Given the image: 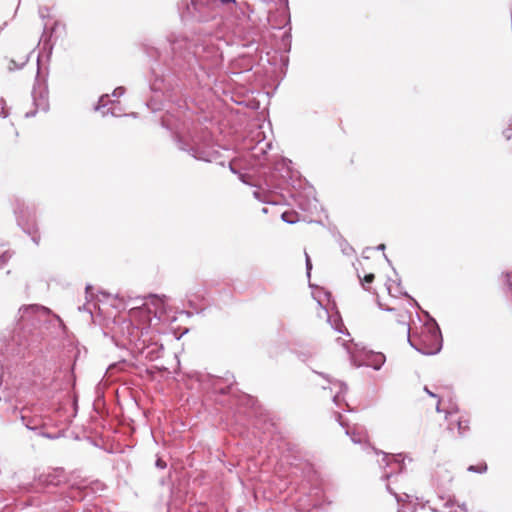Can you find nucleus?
Masks as SVG:
<instances>
[{"instance_id":"nucleus-33","label":"nucleus","mask_w":512,"mask_h":512,"mask_svg":"<svg viewBox=\"0 0 512 512\" xmlns=\"http://www.w3.org/2000/svg\"><path fill=\"white\" fill-rule=\"evenodd\" d=\"M343 345L345 346V348H346L347 352L351 354V353H352L351 346H350V345H347V344H345V343H343Z\"/></svg>"},{"instance_id":"nucleus-36","label":"nucleus","mask_w":512,"mask_h":512,"mask_svg":"<svg viewBox=\"0 0 512 512\" xmlns=\"http://www.w3.org/2000/svg\"><path fill=\"white\" fill-rule=\"evenodd\" d=\"M436 410H437L438 412H440V411H441V410H440V401H438V403H437Z\"/></svg>"},{"instance_id":"nucleus-8","label":"nucleus","mask_w":512,"mask_h":512,"mask_svg":"<svg viewBox=\"0 0 512 512\" xmlns=\"http://www.w3.org/2000/svg\"><path fill=\"white\" fill-rule=\"evenodd\" d=\"M64 470L55 468L39 475L38 481L44 486H59L64 482Z\"/></svg>"},{"instance_id":"nucleus-2","label":"nucleus","mask_w":512,"mask_h":512,"mask_svg":"<svg viewBox=\"0 0 512 512\" xmlns=\"http://www.w3.org/2000/svg\"><path fill=\"white\" fill-rule=\"evenodd\" d=\"M407 340L415 350L424 355H435L442 348L441 332L435 321L425 324L418 336L410 334Z\"/></svg>"},{"instance_id":"nucleus-10","label":"nucleus","mask_w":512,"mask_h":512,"mask_svg":"<svg viewBox=\"0 0 512 512\" xmlns=\"http://www.w3.org/2000/svg\"><path fill=\"white\" fill-rule=\"evenodd\" d=\"M346 435H348L353 443H362L367 440V432L360 427H354L352 430L346 428Z\"/></svg>"},{"instance_id":"nucleus-30","label":"nucleus","mask_w":512,"mask_h":512,"mask_svg":"<svg viewBox=\"0 0 512 512\" xmlns=\"http://www.w3.org/2000/svg\"><path fill=\"white\" fill-rule=\"evenodd\" d=\"M156 466L159 467V468H164L166 465H165V463L161 459H158L156 461Z\"/></svg>"},{"instance_id":"nucleus-16","label":"nucleus","mask_w":512,"mask_h":512,"mask_svg":"<svg viewBox=\"0 0 512 512\" xmlns=\"http://www.w3.org/2000/svg\"><path fill=\"white\" fill-rule=\"evenodd\" d=\"M443 507L448 509L447 512H468V509H467V506L465 503H462L461 505H455V503L452 499H448L443 504Z\"/></svg>"},{"instance_id":"nucleus-19","label":"nucleus","mask_w":512,"mask_h":512,"mask_svg":"<svg viewBox=\"0 0 512 512\" xmlns=\"http://www.w3.org/2000/svg\"><path fill=\"white\" fill-rule=\"evenodd\" d=\"M281 219L289 224H294L297 221L296 215L291 212H283L281 215Z\"/></svg>"},{"instance_id":"nucleus-29","label":"nucleus","mask_w":512,"mask_h":512,"mask_svg":"<svg viewBox=\"0 0 512 512\" xmlns=\"http://www.w3.org/2000/svg\"><path fill=\"white\" fill-rule=\"evenodd\" d=\"M424 390H425V392H426L429 396L434 397V398H437V397H438L436 394H434L433 392H431V391L428 389V387H424Z\"/></svg>"},{"instance_id":"nucleus-1","label":"nucleus","mask_w":512,"mask_h":512,"mask_svg":"<svg viewBox=\"0 0 512 512\" xmlns=\"http://www.w3.org/2000/svg\"><path fill=\"white\" fill-rule=\"evenodd\" d=\"M167 297L152 295L149 301L144 302L139 307H133L129 310V320H132L138 326H148V333H151L153 318L161 320L166 313Z\"/></svg>"},{"instance_id":"nucleus-11","label":"nucleus","mask_w":512,"mask_h":512,"mask_svg":"<svg viewBox=\"0 0 512 512\" xmlns=\"http://www.w3.org/2000/svg\"><path fill=\"white\" fill-rule=\"evenodd\" d=\"M388 311H391V312H395V321L397 322V324L401 325L404 329V331L406 332L407 334V338L409 337V335L411 334V328L408 324V312L407 311H402V312H399V311H396L395 309H387Z\"/></svg>"},{"instance_id":"nucleus-40","label":"nucleus","mask_w":512,"mask_h":512,"mask_svg":"<svg viewBox=\"0 0 512 512\" xmlns=\"http://www.w3.org/2000/svg\"><path fill=\"white\" fill-rule=\"evenodd\" d=\"M90 289H91V286H90V285H87V286H86V292H88Z\"/></svg>"},{"instance_id":"nucleus-20","label":"nucleus","mask_w":512,"mask_h":512,"mask_svg":"<svg viewBox=\"0 0 512 512\" xmlns=\"http://www.w3.org/2000/svg\"><path fill=\"white\" fill-rule=\"evenodd\" d=\"M486 470H487V465L486 464L470 465L468 467V471H470V472L484 473V472H486Z\"/></svg>"},{"instance_id":"nucleus-22","label":"nucleus","mask_w":512,"mask_h":512,"mask_svg":"<svg viewBox=\"0 0 512 512\" xmlns=\"http://www.w3.org/2000/svg\"><path fill=\"white\" fill-rule=\"evenodd\" d=\"M457 428L459 434L462 435L468 429V425L466 421H457Z\"/></svg>"},{"instance_id":"nucleus-25","label":"nucleus","mask_w":512,"mask_h":512,"mask_svg":"<svg viewBox=\"0 0 512 512\" xmlns=\"http://www.w3.org/2000/svg\"><path fill=\"white\" fill-rule=\"evenodd\" d=\"M125 92V89L124 87H117L114 91H113V96L118 98L120 96H122Z\"/></svg>"},{"instance_id":"nucleus-28","label":"nucleus","mask_w":512,"mask_h":512,"mask_svg":"<svg viewBox=\"0 0 512 512\" xmlns=\"http://www.w3.org/2000/svg\"><path fill=\"white\" fill-rule=\"evenodd\" d=\"M336 420L339 422V424L342 426V427H346V424L343 422L342 420V416L340 413H336Z\"/></svg>"},{"instance_id":"nucleus-31","label":"nucleus","mask_w":512,"mask_h":512,"mask_svg":"<svg viewBox=\"0 0 512 512\" xmlns=\"http://www.w3.org/2000/svg\"><path fill=\"white\" fill-rule=\"evenodd\" d=\"M222 4L235 3V0H219Z\"/></svg>"},{"instance_id":"nucleus-15","label":"nucleus","mask_w":512,"mask_h":512,"mask_svg":"<svg viewBox=\"0 0 512 512\" xmlns=\"http://www.w3.org/2000/svg\"><path fill=\"white\" fill-rule=\"evenodd\" d=\"M28 59H29V54L28 53H25L24 55L19 57L18 60L14 59V58H11L9 60L8 69L10 71H13V70H16V69H20V68H22L27 63Z\"/></svg>"},{"instance_id":"nucleus-34","label":"nucleus","mask_w":512,"mask_h":512,"mask_svg":"<svg viewBox=\"0 0 512 512\" xmlns=\"http://www.w3.org/2000/svg\"><path fill=\"white\" fill-rule=\"evenodd\" d=\"M0 352L4 353V341H0Z\"/></svg>"},{"instance_id":"nucleus-24","label":"nucleus","mask_w":512,"mask_h":512,"mask_svg":"<svg viewBox=\"0 0 512 512\" xmlns=\"http://www.w3.org/2000/svg\"><path fill=\"white\" fill-rule=\"evenodd\" d=\"M305 256H306V270H307V275L310 276V271L312 269V263H311V260H310V257L307 253H305Z\"/></svg>"},{"instance_id":"nucleus-17","label":"nucleus","mask_w":512,"mask_h":512,"mask_svg":"<svg viewBox=\"0 0 512 512\" xmlns=\"http://www.w3.org/2000/svg\"><path fill=\"white\" fill-rule=\"evenodd\" d=\"M21 420H22L23 424L26 426V428H28L30 430H37L41 426L40 420H37V419H28L27 420V417L25 415L21 416Z\"/></svg>"},{"instance_id":"nucleus-13","label":"nucleus","mask_w":512,"mask_h":512,"mask_svg":"<svg viewBox=\"0 0 512 512\" xmlns=\"http://www.w3.org/2000/svg\"><path fill=\"white\" fill-rule=\"evenodd\" d=\"M22 211L15 209V214L17 215V221L19 226L29 235L32 236V240L35 244H39V237L36 235V231L33 230V227L26 226L24 223L23 217L20 215Z\"/></svg>"},{"instance_id":"nucleus-35","label":"nucleus","mask_w":512,"mask_h":512,"mask_svg":"<svg viewBox=\"0 0 512 512\" xmlns=\"http://www.w3.org/2000/svg\"><path fill=\"white\" fill-rule=\"evenodd\" d=\"M378 250H384L385 249V245L384 244H380L378 247H377Z\"/></svg>"},{"instance_id":"nucleus-23","label":"nucleus","mask_w":512,"mask_h":512,"mask_svg":"<svg viewBox=\"0 0 512 512\" xmlns=\"http://www.w3.org/2000/svg\"><path fill=\"white\" fill-rule=\"evenodd\" d=\"M374 280V274L370 273V274H367L363 280H361V284L362 286L364 287L365 283H372Z\"/></svg>"},{"instance_id":"nucleus-5","label":"nucleus","mask_w":512,"mask_h":512,"mask_svg":"<svg viewBox=\"0 0 512 512\" xmlns=\"http://www.w3.org/2000/svg\"><path fill=\"white\" fill-rule=\"evenodd\" d=\"M214 8V0H192L191 4L187 5V14L197 21H206L213 16Z\"/></svg>"},{"instance_id":"nucleus-27","label":"nucleus","mask_w":512,"mask_h":512,"mask_svg":"<svg viewBox=\"0 0 512 512\" xmlns=\"http://www.w3.org/2000/svg\"><path fill=\"white\" fill-rule=\"evenodd\" d=\"M7 261V257L5 252L0 250V266L3 265Z\"/></svg>"},{"instance_id":"nucleus-41","label":"nucleus","mask_w":512,"mask_h":512,"mask_svg":"<svg viewBox=\"0 0 512 512\" xmlns=\"http://www.w3.org/2000/svg\"><path fill=\"white\" fill-rule=\"evenodd\" d=\"M387 490H388L389 492L393 493L389 486H387Z\"/></svg>"},{"instance_id":"nucleus-26","label":"nucleus","mask_w":512,"mask_h":512,"mask_svg":"<svg viewBox=\"0 0 512 512\" xmlns=\"http://www.w3.org/2000/svg\"><path fill=\"white\" fill-rule=\"evenodd\" d=\"M335 330H337L339 333H344V325L343 323L341 322V320H339V324H335V326H333Z\"/></svg>"},{"instance_id":"nucleus-37","label":"nucleus","mask_w":512,"mask_h":512,"mask_svg":"<svg viewBox=\"0 0 512 512\" xmlns=\"http://www.w3.org/2000/svg\"><path fill=\"white\" fill-rule=\"evenodd\" d=\"M39 13H40V16H41L42 18H44L43 9H40V10H39Z\"/></svg>"},{"instance_id":"nucleus-14","label":"nucleus","mask_w":512,"mask_h":512,"mask_svg":"<svg viewBox=\"0 0 512 512\" xmlns=\"http://www.w3.org/2000/svg\"><path fill=\"white\" fill-rule=\"evenodd\" d=\"M385 362V356L382 353H372L365 365L373 367L375 370H379Z\"/></svg>"},{"instance_id":"nucleus-6","label":"nucleus","mask_w":512,"mask_h":512,"mask_svg":"<svg viewBox=\"0 0 512 512\" xmlns=\"http://www.w3.org/2000/svg\"><path fill=\"white\" fill-rule=\"evenodd\" d=\"M50 310L44 306L31 304L22 306L18 311V321H34L38 316H47Z\"/></svg>"},{"instance_id":"nucleus-3","label":"nucleus","mask_w":512,"mask_h":512,"mask_svg":"<svg viewBox=\"0 0 512 512\" xmlns=\"http://www.w3.org/2000/svg\"><path fill=\"white\" fill-rule=\"evenodd\" d=\"M119 331L127 344L139 353H143L152 341V336L148 333V326H138L129 319L120 323Z\"/></svg>"},{"instance_id":"nucleus-39","label":"nucleus","mask_w":512,"mask_h":512,"mask_svg":"<svg viewBox=\"0 0 512 512\" xmlns=\"http://www.w3.org/2000/svg\"><path fill=\"white\" fill-rule=\"evenodd\" d=\"M254 196H255L256 198H259V192L255 191V192H254Z\"/></svg>"},{"instance_id":"nucleus-4","label":"nucleus","mask_w":512,"mask_h":512,"mask_svg":"<svg viewBox=\"0 0 512 512\" xmlns=\"http://www.w3.org/2000/svg\"><path fill=\"white\" fill-rule=\"evenodd\" d=\"M178 147L188 151L192 157L205 162H212L218 159L219 153L210 142L192 141V144H185L182 139H177Z\"/></svg>"},{"instance_id":"nucleus-38","label":"nucleus","mask_w":512,"mask_h":512,"mask_svg":"<svg viewBox=\"0 0 512 512\" xmlns=\"http://www.w3.org/2000/svg\"><path fill=\"white\" fill-rule=\"evenodd\" d=\"M387 289H388L389 293L392 295V287L389 285V286L387 287Z\"/></svg>"},{"instance_id":"nucleus-21","label":"nucleus","mask_w":512,"mask_h":512,"mask_svg":"<svg viewBox=\"0 0 512 512\" xmlns=\"http://www.w3.org/2000/svg\"><path fill=\"white\" fill-rule=\"evenodd\" d=\"M8 116V110L6 107V103L3 99H0V117H7Z\"/></svg>"},{"instance_id":"nucleus-18","label":"nucleus","mask_w":512,"mask_h":512,"mask_svg":"<svg viewBox=\"0 0 512 512\" xmlns=\"http://www.w3.org/2000/svg\"><path fill=\"white\" fill-rule=\"evenodd\" d=\"M169 41L171 43V48H172V51L174 53H177L178 49L180 50L182 48H186V46H187V41L184 38L179 39V40H171V39H169Z\"/></svg>"},{"instance_id":"nucleus-7","label":"nucleus","mask_w":512,"mask_h":512,"mask_svg":"<svg viewBox=\"0 0 512 512\" xmlns=\"http://www.w3.org/2000/svg\"><path fill=\"white\" fill-rule=\"evenodd\" d=\"M95 110L101 111L103 115L111 114L115 117L123 115L120 103L118 101L111 100L108 95L100 97L98 104L95 106Z\"/></svg>"},{"instance_id":"nucleus-9","label":"nucleus","mask_w":512,"mask_h":512,"mask_svg":"<svg viewBox=\"0 0 512 512\" xmlns=\"http://www.w3.org/2000/svg\"><path fill=\"white\" fill-rule=\"evenodd\" d=\"M382 460L385 463L386 467H394L395 466V468H393L391 470V472H387L383 475L384 479H389L395 471H398V472L403 471L404 458L402 457V454H397V455L384 454Z\"/></svg>"},{"instance_id":"nucleus-32","label":"nucleus","mask_w":512,"mask_h":512,"mask_svg":"<svg viewBox=\"0 0 512 512\" xmlns=\"http://www.w3.org/2000/svg\"><path fill=\"white\" fill-rule=\"evenodd\" d=\"M47 29H48V27H47V23H45V25H44V32H43V35H42V39H44V38L46 37Z\"/></svg>"},{"instance_id":"nucleus-12","label":"nucleus","mask_w":512,"mask_h":512,"mask_svg":"<svg viewBox=\"0 0 512 512\" xmlns=\"http://www.w3.org/2000/svg\"><path fill=\"white\" fill-rule=\"evenodd\" d=\"M334 389H338L336 394L333 396L334 403L339 406L340 402L343 400L342 395L347 392V385L341 381H334L332 382V387H330V390L333 391Z\"/></svg>"}]
</instances>
